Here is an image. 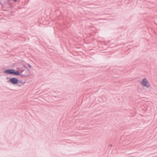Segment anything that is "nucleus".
Instances as JSON below:
<instances>
[{"mask_svg": "<svg viewBox=\"0 0 157 157\" xmlns=\"http://www.w3.org/2000/svg\"><path fill=\"white\" fill-rule=\"evenodd\" d=\"M22 67H24L25 68V70H28V69H28V67H27L25 65V64H23L22 65Z\"/></svg>", "mask_w": 157, "mask_h": 157, "instance_id": "8", "label": "nucleus"}, {"mask_svg": "<svg viewBox=\"0 0 157 157\" xmlns=\"http://www.w3.org/2000/svg\"><path fill=\"white\" fill-rule=\"evenodd\" d=\"M6 79H9V78H8H8H6Z\"/></svg>", "mask_w": 157, "mask_h": 157, "instance_id": "11", "label": "nucleus"}, {"mask_svg": "<svg viewBox=\"0 0 157 157\" xmlns=\"http://www.w3.org/2000/svg\"><path fill=\"white\" fill-rule=\"evenodd\" d=\"M141 84L143 86L147 87V88H149L150 87V84L147 78H144L142 81Z\"/></svg>", "mask_w": 157, "mask_h": 157, "instance_id": "4", "label": "nucleus"}, {"mask_svg": "<svg viewBox=\"0 0 157 157\" xmlns=\"http://www.w3.org/2000/svg\"><path fill=\"white\" fill-rule=\"evenodd\" d=\"M18 83L19 84V85H20L18 86H20L24 85L25 83V82H23L21 80H19L18 79Z\"/></svg>", "mask_w": 157, "mask_h": 157, "instance_id": "7", "label": "nucleus"}, {"mask_svg": "<svg viewBox=\"0 0 157 157\" xmlns=\"http://www.w3.org/2000/svg\"><path fill=\"white\" fill-rule=\"evenodd\" d=\"M18 68H19L20 69V70H19L20 72V75L19 76H20L21 78V75H22V74L24 72L25 69H23V67H18Z\"/></svg>", "mask_w": 157, "mask_h": 157, "instance_id": "6", "label": "nucleus"}, {"mask_svg": "<svg viewBox=\"0 0 157 157\" xmlns=\"http://www.w3.org/2000/svg\"><path fill=\"white\" fill-rule=\"evenodd\" d=\"M30 75V71L29 70H25L24 72L21 75V78H24L27 77L29 76Z\"/></svg>", "mask_w": 157, "mask_h": 157, "instance_id": "5", "label": "nucleus"}, {"mask_svg": "<svg viewBox=\"0 0 157 157\" xmlns=\"http://www.w3.org/2000/svg\"><path fill=\"white\" fill-rule=\"evenodd\" d=\"M17 70H16L12 69H10L6 70L4 71V73L8 75H13L19 76L20 75V72L19 71L20 70L19 68H18V67L17 68Z\"/></svg>", "mask_w": 157, "mask_h": 157, "instance_id": "1", "label": "nucleus"}, {"mask_svg": "<svg viewBox=\"0 0 157 157\" xmlns=\"http://www.w3.org/2000/svg\"><path fill=\"white\" fill-rule=\"evenodd\" d=\"M28 67H29V68H31L32 67V66L29 63H28Z\"/></svg>", "mask_w": 157, "mask_h": 157, "instance_id": "9", "label": "nucleus"}, {"mask_svg": "<svg viewBox=\"0 0 157 157\" xmlns=\"http://www.w3.org/2000/svg\"><path fill=\"white\" fill-rule=\"evenodd\" d=\"M7 82H10L12 84L14 85H17V86L19 85V84L18 83V79L16 78H10L9 80L7 81Z\"/></svg>", "mask_w": 157, "mask_h": 157, "instance_id": "3", "label": "nucleus"}, {"mask_svg": "<svg viewBox=\"0 0 157 157\" xmlns=\"http://www.w3.org/2000/svg\"><path fill=\"white\" fill-rule=\"evenodd\" d=\"M14 2H16L17 1V0H13Z\"/></svg>", "mask_w": 157, "mask_h": 157, "instance_id": "10", "label": "nucleus"}, {"mask_svg": "<svg viewBox=\"0 0 157 157\" xmlns=\"http://www.w3.org/2000/svg\"><path fill=\"white\" fill-rule=\"evenodd\" d=\"M0 3L3 8H10L13 6L10 0H0Z\"/></svg>", "mask_w": 157, "mask_h": 157, "instance_id": "2", "label": "nucleus"}]
</instances>
